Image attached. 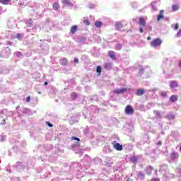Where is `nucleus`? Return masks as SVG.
I'll use <instances>...</instances> for the list:
<instances>
[{
  "label": "nucleus",
  "mask_w": 181,
  "mask_h": 181,
  "mask_svg": "<svg viewBox=\"0 0 181 181\" xmlns=\"http://www.w3.org/2000/svg\"><path fill=\"white\" fill-rule=\"evenodd\" d=\"M162 45V40L160 38H156L151 42V47H160Z\"/></svg>",
  "instance_id": "nucleus-1"
},
{
  "label": "nucleus",
  "mask_w": 181,
  "mask_h": 181,
  "mask_svg": "<svg viewBox=\"0 0 181 181\" xmlns=\"http://www.w3.org/2000/svg\"><path fill=\"white\" fill-rule=\"evenodd\" d=\"M124 112L126 115H132V114H134V108H132V106L129 105L126 106Z\"/></svg>",
  "instance_id": "nucleus-2"
},
{
  "label": "nucleus",
  "mask_w": 181,
  "mask_h": 181,
  "mask_svg": "<svg viewBox=\"0 0 181 181\" xmlns=\"http://www.w3.org/2000/svg\"><path fill=\"white\" fill-rule=\"evenodd\" d=\"M129 90L128 88H122L120 89H117L114 90L115 94H122L124 93H127Z\"/></svg>",
  "instance_id": "nucleus-3"
},
{
  "label": "nucleus",
  "mask_w": 181,
  "mask_h": 181,
  "mask_svg": "<svg viewBox=\"0 0 181 181\" xmlns=\"http://www.w3.org/2000/svg\"><path fill=\"white\" fill-rule=\"evenodd\" d=\"M112 144L113 145V148L116 149V151H122V145L119 144V143L112 142Z\"/></svg>",
  "instance_id": "nucleus-4"
},
{
  "label": "nucleus",
  "mask_w": 181,
  "mask_h": 181,
  "mask_svg": "<svg viewBox=\"0 0 181 181\" xmlns=\"http://www.w3.org/2000/svg\"><path fill=\"white\" fill-rule=\"evenodd\" d=\"M170 156L172 160H175V159H177V158H179V155H177V153L176 151L171 152Z\"/></svg>",
  "instance_id": "nucleus-5"
},
{
  "label": "nucleus",
  "mask_w": 181,
  "mask_h": 181,
  "mask_svg": "<svg viewBox=\"0 0 181 181\" xmlns=\"http://www.w3.org/2000/svg\"><path fill=\"white\" fill-rule=\"evenodd\" d=\"M108 56H109V57H110V59H112V60L117 59V57L115 55V52H114V51H109Z\"/></svg>",
  "instance_id": "nucleus-6"
},
{
  "label": "nucleus",
  "mask_w": 181,
  "mask_h": 181,
  "mask_svg": "<svg viewBox=\"0 0 181 181\" xmlns=\"http://www.w3.org/2000/svg\"><path fill=\"white\" fill-rule=\"evenodd\" d=\"M139 20L140 26H146V21H145V18H144V17H140Z\"/></svg>",
  "instance_id": "nucleus-7"
},
{
  "label": "nucleus",
  "mask_w": 181,
  "mask_h": 181,
  "mask_svg": "<svg viewBox=\"0 0 181 181\" xmlns=\"http://www.w3.org/2000/svg\"><path fill=\"white\" fill-rule=\"evenodd\" d=\"M163 13H164V11L160 10V14L157 16L158 22H159L160 21V19H164L165 18V16H163Z\"/></svg>",
  "instance_id": "nucleus-8"
},
{
  "label": "nucleus",
  "mask_w": 181,
  "mask_h": 181,
  "mask_svg": "<svg viewBox=\"0 0 181 181\" xmlns=\"http://www.w3.org/2000/svg\"><path fill=\"white\" fill-rule=\"evenodd\" d=\"M60 65L61 66H67V64L69 63V60L67 58H63L62 59L60 60Z\"/></svg>",
  "instance_id": "nucleus-9"
},
{
  "label": "nucleus",
  "mask_w": 181,
  "mask_h": 181,
  "mask_svg": "<svg viewBox=\"0 0 181 181\" xmlns=\"http://www.w3.org/2000/svg\"><path fill=\"white\" fill-rule=\"evenodd\" d=\"M177 86H178L177 81H173L170 82V88H176V87H177Z\"/></svg>",
  "instance_id": "nucleus-10"
},
{
  "label": "nucleus",
  "mask_w": 181,
  "mask_h": 181,
  "mask_svg": "<svg viewBox=\"0 0 181 181\" xmlns=\"http://www.w3.org/2000/svg\"><path fill=\"white\" fill-rule=\"evenodd\" d=\"M144 94H145V90L142 89V88H139L136 90V95L141 96V95H144Z\"/></svg>",
  "instance_id": "nucleus-11"
},
{
  "label": "nucleus",
  "mask_w": 181,
  "mask_h": 181,
  "mask_svg": "<svg viewBox=\"0 0 181 181\" xmlns=\"http://www.w3.org/2000/svg\"><path fill=\"white\" fill-rule=\"evenodd\" d=\"M177 100H178V98H177V95H172L170 97V101H171V103H176V101H177Z\"/></svg>",
  "instance_id": "nucleus-12"
},
{
  "label": "nucleus",
  "mask_w": 181,
  "mask_h": 181,
  "mask_svg": "<svg viewBox=\"0 0 181 181\" xmlns=\"http://www.w3.org/2000/svg\"><path fill=\"white\" fill-rule=\"evenodd\" d=\"M77 97H78V94L76 92H72L71 93V98L73 100H77Z\"/></svg>",
  "instance_id": "nucleus-13"
},
{
  "label": "nucleus",
  "mask_w": 181,
  "mask_h": 181,
  "mask_svg": "<svg viewBox=\"0 0 181 181\" xmlns=\"http://www.w3.org/2000/svg\"><path fill=\"white\" fill-rule=\"evenodd\" d=\"M77 29H78L77 25H73V26H71V30H70L71 33H72L73 35H74V33H76V32H77Z\"/></svg>",
  "instance_id": "nucleus-14"
},
{
  "label": "nucleus",
  "mask_w": 181,
  "mask_h": 181,
  "mask_svg": "<svg viewBox=\"0 0 181 181\" xmlns=\"http://www.w3.org/2000/svg\"><path fill=\"white\" fill-rule=\"evenodd\" d=\"M62 4L64 5V6H69L71 5V2L70 0H63Z\"/></svg>",
  "instance_id": "nucleus-15"
},
{
  "label": "nucleus",
  "mask_w": 181,
  "mask_h": 181,
  "mask_svg": "<svg viewBox=\"0 0 181 181\" xmlns=\"http://www.w3.org/2000/svg\"><path fill=\"white\" fill-rule=\"evenodd\" d=\"M11 1V0H0V4H2V5H9Z\"/></svg>",
  "instance_id": "nucleus-16"
},
{
  "label": "nucleus",
  "mask_w": 181,
  "mask_h": 181,
  "mask_svg": "<svg viewBox=\"0 0 181 181\" xmlns=\"http://www.w3.org/2000/svg\"><path fill=\"white\" fill-rule=\"evenodd\" d=\"M105 69H112V63L107 62L104 65Z\"/></svg>",
  "instance_id": "nucleus-17"
},
{
  "label": "nucleus",
  "mask_w": 181,
  "mask_h": 181,
  "mask_svg": "<svg viewBox=\"0 0 181 181\" xmlns=\"http://www.w3.org/2000/svg\"><path fill=\"white\" fill-rule=\"evenodd\" d=\"M137 176H138V178L141 179V180L145 179V174H144V173L142 172L139 173Z\"/></svg>",
  "instance_id": "nucleus-18"
},
{
  "label": "nucleus",
  "mask_w": 181,
  "mask_h": 181,
  "mask_svg": "<svg viewBox=\"0 0 181 181\" xmlns=\"http://www.w3.org/2000/svg\"><path fill=\"white\" fill-rule=\"evenodd\" d=\"M172 9L173 12H176V11H179V9H180V7L176 4H174L173 5Z\"/></svg>",
  "instance_id": "nucleus-19"
},
{
  "label": "nucleus",
  "mask_w": 181,
  "mask_h": 181,
  "mask_svg": "<svg viewBox=\"0 0 181 181\" xmlns=\"http://www.w3.org/2000/svg\"><path fill=\"white\" fill-rule=\"evenodd\" d=\"M52 8L54 11H59V3H54L52 4Z\"/></svg>",
  "instance_id": "nucleus-20"
},
{
  "label": "nucleus",
  "mask_w": 181,
  "mask_h": 181,
  "mask_svg": "<svg viewBox=\"0 0 181 181\" xmlns=\"http://www.w3.org/2000/svg\"><path fill=\"white\" fill-rule=\"evenodd\" d=\"M95 26H96V28H101V26H103V22L95 21Z\"/></svg>",
  "instance_id": "nucleus-21"
},
{
  "label": "nucleus",
  "mask_w": 181,
  "mask_h": 181,
  "mask_svg": "<svg viewBox=\"0 0 181 181\" xmlns=\"http://www.w3.org/2000/svg\"><path fill=\"white\" fill-rule=\"evenodd\" d=\"M6 124V120H5V118L0 117V125H5Z\"/></svg>",
  "instance_id": "nucleus-22"
},
{
  "label": "nucleus",
  "mask_w": 181,
  "mask_h": 181,
  "mask_svg": "<svg viewBox=\"0 0 181 181\" xmlns=\"http://www.w3.org/2000/svg\"><path fill=\"white\" fill-rule=\"evenodd\" d=\"M116 29H122V23H116L115 24Z\"/></svg>",
  "instance_id": "nucleus-23"
},
{
  "label": "nucleus",
  "mask_w": 181,
  "mask_h": 181,
  "mask_svg": "<svg viewBox=\"0 0 181 181\" xmlns=\"http://www.w3.org/2000/svg\"><path fill=\"white\" fill-rule=\"evenodd\" d=\"M101 70H102L101 66H97V68H96V72L98 74V76H100V75H101Z\"/></svg>",
  "instance_id": "nucleus-24"
},
{
  "label": "nucleus",
  "mask_w": 181,
  "mask_h": 181,
  "mask_svg": "<svg viewBox=\"0 0 181 181\" xmlns=\"http://www.w3.org/2000/svg\"><path fill=\"white\" fill-rule=\"evenodd\" d=\"M147 170H149V173H148V175H151L152 173V170H153V167L151 165H149L147 167Z\"/></svg>",
  "instance_id": "nucleus-25"
},
{
  "label": "nucleus",
  "mask_w": 181,
  "mask_h": 181,
  "mask_svg": "<svg viewBox=\"0 0 181 181\" xmlns=\"http://www.w3.org/2000/svg\"><path fill=\"white\" fill-rule=\"evenodd\" d=\"M16 37L18 40H22V37H23V36L21 33H17Z\"/></svg>",
  "instance_id": "nucleus-26"
},
{
  "label": "nucleus",
  "mask_w": 181,
  "mask_h": 181,
  "mask_svg": "<svg viewBox=\"0 0 181 181\" xmlns=\"http://www.w3.org/2000/svg\"><path fill=\"white\" fill-rule=\"evenodd\" d=\"M161 97H163L164 98H166V96L168 95V93L166 92H161L160 93Z\"/></svg>",
  "instance_id": "nucleus-27"
},
{
  "label": "nucleus",
  "mask_w": 181,
  "mask_h": 181,
  "mask_svg": "<svg viewBox=\"0 0 181 181\" xmlns=\"http://www.w3.org/2000/svg\"><path fill=\"white\" fill-rule=\"evenodd\" d=\"M72 141H77L78 142H80V139L76 136H72L71 137Z\"/></svg>",
  "instance_id": "nucleus-28"
},
{
  "label": "nucleus",
  "mask_w": 181,
  "mask_h": 181,
  "mask_svg": "<svg viewBox=\"0 0 181 181\" xmlns=\"http://www.w3.org/2000/svg\"><path fill=\"white\" fill-rule=\"evenodd\" d=\"M83 23H85V25H86L87 26H90V21L87 19L83 21Z\"/></svg>",
  "instance_id": "nucleus-29"
},
{
  "label": "nucleus",
  "mask_w": 181,
  "mask_h": 181,
  "mask_svg": "<svg viewBox=\"0 0 181 181\" xmlns=\"http://www.w3.org/2000/svg\"><path fill=\"white\" fill-rule=\"evenodd\" d=\"M27 23L28 25H33V20L32 19H29L28 21H27Z\"/></svg>",
  "instance_id": "nucleus-30"
},
{
  "label": "nucleus",
  "mask_w": 181,
  "mask_h": 181,
  "mask_svg": "<svg viewBox=\"0 0 181 181\" xmlns=\"http://www.w3.org/2000/svg\"><path fill=\"white\" fill-rule=\"evenodd\" d=\"M144 28H145V26L140 25V28H139L140 33H144Z\"/></svg>",
  "instance_id": "nucleus-31"
},
{
  "label": "nucleus",
  "mask_w": 181,
  "mask_h": 181,
  "mask_svg": "<svg viewBox=\"0 0 181 181\" xmlns=\"http://www.w3.org/2000/svg\"><path fill=\"white\" fill-rule=\"evenodd\" d=\"M25 101H26L27 103H30V96H28L27 98H26V100H25Z\"/></svg>",
  "instance_id": "nucleus-32"
},
{
  "label": "nucleus",
  "mask_w": 181,
  "mask_h": 181,
  "mask_svg": "<svg viewBox=\"0 0 181 181\" xmlns=\"http://www.w3.org/2000/svg\"><path fill=\"white\" fill-rule=\"evenodd\" d=\"M139 74H144V69H140L139 71Z\"/></svg>",
  "instance_id": "nucleus-33"
},
{
  "label": "nucleus",
  "mask_w": 181,
  "mask_h": 181,
  "mask_svg": "<svg viewBox=\"0 0 181 181\" xmlns=\"http://www.w3.org/2000/svg\"><path fill=\"white\" fill-rule=\"evenodd\" d=\"M151 181H160V179L159 178H153Z\"/></svg>",
  "instance_id": "nucleus-34"
},
{
  "label": "nucleus",
  "mask_w": 181,
  "mask_h": 181,
  "mask_svg": "<svg viewBox=\"0 0 181 181\" xmlns=\"http://www.w3.org/2000/svg\"><path fill=\"white\" fill-rule=\"evenodd\" d=\"M47 124L48 127H49L50 128H52L53 124L49 123V122H47Z\"/></svg>",
  "instance_id": "nucleus-35"
},
{
  "label": "nucleus",
  "mask_w": 181,
  "mask_h": 181,
  "mask_svg": "<svg viewBox=\"0 0 181 181\" xmlns=\"http://www.w3.org/2000/svg\"><path fill=\"white\" fill-rule=\"evenodd\" d=\"M177 37H180L181 36V30H179L178 33H177Z\"/></svg>",
  "instance_id": "nucleus-36"
},
{
  "label": "nucleus",
  "mask_w": 181,
  "mask_h": 181,
  "mask_svg": "<svg viewBox=\"0 0 181 181\" xmlns=\"http://www.w3.org/2000/svg\"><path fill=\"white\" fill-rule=\"evenodd\" d=\"M175 30H177V29H179V24L178 23L175 25Z\"/></svg>",
  "instance_id": "nucleus-37"
},
{
  "label": "nucleus",
  "mask_w": 181,
  "mask_h": 181,
  "mask_svg": "<svg viewBox=\"0 0 181 181\" xmlns=\"http://www.w3.org/2000/svg\"><path fill=\"white\" fill-rule=\"evenodd\" d=\"M74 63L78 64V59L74 58Z\"/></svg>",
  "instance_id": "nucleus-38"
},
{
  "label": "nucleus",
  "mask_w": 181,
  "mask_h": 181,
  "mask_svg": "<svg viewBox=\"0 0 181 181\" xmlns=\"http://www.w3.org/2000/svg\"><path fill=\"white\" fill-rule=\"evenodd\" d=\"M157 145H159V146L162 145V141H160V140L158 141L157 143Z\"/></svg>",
  "instance_id": "nucleus-39"
},
{
  "label": "nucleus",
  "mask_w": 181,
  "mask_h": 181,
  "mask_svg": "<svg viewBox=\"0 0 181 181\" xmlns=\"http://www.w3.org/2000/svg\"><path fill=\"white\" fill-rule=\"evenodd\" d=\"M151 37L150 36H148V37H147V40H151Z\"/></svg>",
  "instance_id": "nucleus-40"
},
{
  "label": "nucleus",
  "mask_w": 181,
  "mask_h": 181,
  "mask_svg": "<svg viewBox=\"0 0 181 181\" xmlns=\"http://www.w3.org/2000/svg\"><path fill=\"white\" fill-rule=\"evenodd\" d=\"M44 85H45V86H47V82H45V83H44Z\"/></svg>",
  "instance_id": "nucleus-41"
},
{
  "label": "nucleus",
  "mask_w": 181,
  "mask_h": 181,
  "mask_svg": "<svg viewBox=\"0 0 181 181\" xmlns=\"http://www.w3.org/2000/svg\"><path fill=\"white\" fill-rule=\"evenodd\" d=\"M180 152H181V145H180Z\"/></svg>",
  "instance_id": "nucleus-42"
}]
</instances>
